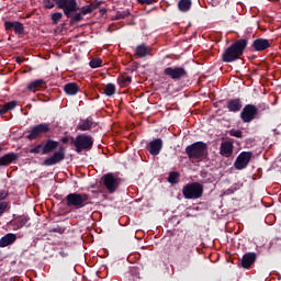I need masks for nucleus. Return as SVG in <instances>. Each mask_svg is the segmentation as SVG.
Returning <instances> with one entry per match:
<instances>
[{
	"instance_id": "obj_32",
	"label": "nucleus",
	"mask_w": 281,
	"mask_h": 281,
	"mask_svg": "<svg viewBox=\"0 0 281 281\" xmlns=\"http://www.w3.org/2000/svg\"><path fill=\"white\" fill-rule=\"evenodd\" d=\"M60 19H63V13L60 12L54 13L52 15V21L55 25L58 24V21H60Z\"/></svg>"
},
{
	"instance_id": "obj_44",
	"label": "nucleus",
	"mask_w": 281,
	"mask_h": 281,
	"mask_svg": "<svg viewBox=\"0 0 281 281\" xmlns=\"http://www.w3.org/2000/svg\"><path fill=\"white\" fill-rule=\"evenodd\" d=\"M61 142H63V144H67V142H69V139L68 138H63Z\"/></svg>"
},
{
	"instance_id": "obj_21",
	"label": "nucleus",
	"mask_w": 281,
	"mask_h": 281,
	"mask_svg": "<svg viewBox=\"0 0 281 281\" xmlns=\"http://www.w3.org/2000/svg\"><path fill=\"white\" fill-rule=\"evenodd\" d=\"M136 56L139 58H146V56H150V47L146 45H139L136 47Z\"/></svg>"
},
{
	"instance_id": "obj_30",
	"label": "nucleus",
	"mask_w": 281,
	"mask_h": 281,
	"mask_svg": "<svg viewBox=\"0 0 281 281\" xmlns=\"http://www.w3.org/2000/svg\"><path fill=\"white\" fill-rule=\"evenodd\" d=\"M101 65H102V59L100 58H94L90 60V67L92 69H98V67H101Z\"/></svg>"
},
{
	"instance_id": "obj_24",
	"label": "nucleus",
	"mask_w": 281,
	"mask_h": 281,
	"mask_svg": "<svg viewBox=\"0 0 281 281\" xmlns=\"http://www.w3.org/2000/svg\"><path fill=\"white\" fill-rule=\"evenodd\" d=\"M64 91L67 93V95H76V93L79 91V88L76 83H67L64 87Z\"/></svg>"
},
{
	"instance_id": "obj_28",
	"label": "nucleus",
	"mask_w": 281,
	"mask_h": 281,
	"mask_svg": "<svg viewBox=\"0 0 281 281\" xmlns=\"http://www.w3.org/2000/svg\"><path fill=\"white\" fill-rule=\"evenodd\" d=\"M104 94L108 97L115 95V85L108 83L104 89Z\"/></svg>"
},
{
	"instance_id": "obj_8",
	"label": "nucleus",
	"mask_w": 281,
	"mask_h": 281,
	"mask_svg": "<svg viewBox=\"0 0 281 281\" xmlns=\"http://www.w3.org/2000/svg\"><path fill=\"white\" fill-rule=\"evenodd\" d=\"M249 161H251V153L244 151L239 154V156L237 157L235 161V168L237 170H243L244 168H247V166L249 165Z\"/></svg>"
},
{
	"instance_id": "obj_27",
	"label": "nucleus",
	"mask_w": 281,
	"mask_h": 281,
	"mask_svg": "<svg viewBox=\"0 0 281 281\" xmlns=\"http://www.w3.org/2000/svg\"><path fill=\"white\" fill-rule=\"evenodd\" d=\"M16 106V103L14 101H11L3 106L0 108V115H4V113H8V111H12Z\"/></svg>"
},
{
	"instance_id": "obj_15",
	"label": "nucleus",
	"mask_w": 281,
	"mask_h": 281,
	"mask_svg": "<svg viewBox=\"0 0 281 281\" xmlns=\"http://www.w3.org/2000/svg\"><path fill=\"white\" fill-rule=\"evenodd\" d=\"M220 153L224 157H231L232 153H234V145L231 142L222 143Z\"/></svg>"
},
{
	"instance_id": "obj_33",
	"label": "nucleus",
	"mask_w": 281,
	"mask_h": 281,
	"mask_svg": "<svg viewBox=\"0 0 281 281\" xmlns=\"http://www.w3.org/2000/svg\"><path fill=\"white\" fill-rule=\"evenodd\" d=\"M13 30L15 34H23V24L15 22Z\"/></svg>"
},
{
	"instance_id": "obj_29",
	"label": "nucleus",
	"mask_w": 281,
	"mask_h": 281,
	"mask_svg": "<svg viewBox=\"0 0 281 281\" xmlns=\"http://www.w3.org/2000/svg\"><path fill=\"white\" fill-rule=\"evenodd\" d=\"M128 14H131V13L128 12V10H125V11H117L114 19H115L116 21H120V19H126V16H128Z\"/></svg>"
},
{
	"instance_id": "obj_26",
	"label": "nucleus",
	"mask_w": 281,
	"mask_h": 281,
	"mask_svg": "<svg viewBox=\"0 0 281 281\" xmlns=\"http://www.w3.org/2000/svg\"><path fill=\"white\" fill-rule=\"evenodd\" d=\"M91 126H93V122L88 119V120H85L81 123H79L77 128H79V131H89V128H91Z\"/></svg>"
},
{
	"instance_id": "obj_38",
	"label": "nucleus",
	"mask_w": 281,
	"mask_h": 281,
	"mask_svg": "<svg viewBox=\"0 0 281 281\" xmlns=\"http://www.w3.org/2000/svg\"><path fill=\"white\" fill-rule=\"evenodd\" d=\"M5 207H8V203L0 202V216H2L3 212H5Z\"/></svg>"
},
{
	"instance_id": "obj_18",
	"label": "nucleus",
	"mask_w": 281,
	"mask_h": 281,
	"mask_svg": "<svg viewBox=\"0 0 281 281\" xmlns=\"http://www.w3.org/2000/svg\"><path fill=\"white\" fill-rule=\"evenodd\" d=\"M43 155H49L53 150L58 148V142L55 140H47L45 145H43Z\"/></svg>"
},
{
	"instance_id": "obj_43",
	"label": "nucleus",
	"mask_w": 281,
	"mask_h": 281,
	"mask_svg": "<svg viewBox=\"0 0 281 281\" xmlns=\"http://www.w3.org/2000/svg\"><path fill=\"white\" fill-rule=\"evenodd\" d=\"M131 80H132L131 77H126V78L124 79V82H131Z\"/></svg>"
},
{
	"instance_id": "obj_11",
	"label": "nucleus",
	"mask_w": 281,
	"mask_h": 281,
	"mask_svg": "<svg viewBox=\"0 0 281 281\" xmlns=\"http://www.w3.org/2000/svg\"><path fill=\"white\" fill-rule=\"evenodd\" d=\"M165 75L172 78V80H179V78H183V76H186V69L181 67H169L165 69Z\"/></svg>"
},
{
	"instance_id": "obj_2",
	"label": "nucleus",
	"mask_w": 281,
	"mask_h": 281,
	"mask_svg": "<svg viewBox=\"0 0 281 281\" xmlns=\"http://www.w3.org/2000/svg\"><path fill=\"white\" fill-rule=\"evenodd\" d=\"M189 159H203L207 153V145L202 142L194 143L186 148Z\"/></svg>"
},
{
	"instance_id": "obj_4",
	"label": "nucleus",
	"mask_w": 281,
	"mask_h": 281,
	"mask_svg": "<svg viewBox=\"0 0 281 281\" xmlns=\"http://www.w3.org/2000/svg\"><path fill=\"white\" fill-rule=\"evenodd\" d=\"M89 196L85 193H70L66 196L68 207H76V210H80V207H85Z\"/></svg>"
},
{
	"instance_id": "obj_34",
	"label": "nucleus",
	"mask_w": 281,
	"mask_h": 281,
	"mask_svg": "<svg viewBox=\"0 0 281 281\" xmlns=\"http://www.w3.org/2000/svg\"><path fill=\"white\" fill-rule=\"evenodd\" d=\"M43 145H37L36 147L30 149V153L34 154V155H38L42 153L43 155Z\"/></svg>"
},
{
	"instance_id": "obj_12",
	"label": "nucleus",
	"mask_w": 281,
	"mask_h": 281,
	"mask_svg": "<svg viewBox=\"0 0 281 281\" xmlns=\"http://www.w3.org/2000/svg\"><path fill=\"white\" fill-rule=\"evenodd\" d=\"M256 113H258V110L254 105H246L244 110L241 111V120L244 122H251L254 117H256Z\"/></svg>"
},
{
	"instance_id": "obj_10",
	"label": "nucleus",
	"mask_w": 281,
	"mask_h": 281,
	"mask_svg": "<svg viewBox=\"0 0 281 281\" xmlns=\"http://www.w3.org/2000/svg\"><path fill=\"white\" fill-rule=\"evenodd\" d=\"M65 159V148L60 147L59 151H56L52 157L44 160V166H56Z\"/></svg>"
},
{
	"instance_id": "obj_22",
	"label": "nucleus",
	"mask_w": 281,
	"mask_h": 281,
	"mask_svg": "<svg viewBox=\"0 0 281 281\" xmlns=\"http://www.w3.org/2000/svg\"><path fill=\"white\" fill-rule=\"evenodd\" d=\"M98 8H100V3L92 2L81 8V14H83V16L87 14H91V12H93V10H98Z\"/></svg>"
},
{
	"instance_id": "obj_19",
	"label": "nucleus",
	"mask_w": 281,
	"mask_h": 281,
	"mask_svg": "<svg viewBox=\"0 0 281 281\" xmlns=\"http://www.w3.org/2000/svg\"><path fill=\"white\" fill-rule=\"evenodd\" d=\"M270 45L271 44L268 42V40L259 38L254 42V47L255 49H257V52H262L267 49V47H269Z\"/></svg>"
},
{
	"instance_id": "obj_3",
	"label": "nucleus",
	"mask_w": 281,
	"mask_h": 281,
	"mask_svg": "<svg viewBox=\"0 0 281 281\" xmlns=\"http://www.w3.org/2000/svg\"><path fill=\"white\" fill-rule=\"evenodd\" d=\"M184 199H201L203 196V184L193 182L182 189Z\"/></svg>"
},
{
	"instance_id": "obj_20",
	"label": "nucleus",
	"mask_w": 281,
	"mask_h": 281,
	"mask_svg": "<svg viewBox=\"0 0 281 281\" xmlns=\"http://www.w3.org/2000/svg\"><path fill=\"white\" fill-rule=\"evenodd\" d=\"M227 109L233 113H236V111L243 109V103L240 102V99H234L228 101Z\"/></svg>"
},
{
	"instance_id": "obj_6",
	"label": "nucleus",
	"mask_w": 281,
	"mask_h": 281,
	"mask_svg": "<svg viewBox=\"0 0 281 281\" xmlns=\"http://www.w3.org/2000/svg\"><path fill=\"white\" fill-rule=\"evenodd\" d=\"M57 3L58 8L64 10V13L69 19L71 16V12H76L78 10V3L76 0H53Z\"/></svg>"
},
{
	"instance_id": "obj_40",
	"label": "nucleus",
	"mask_w": 281,
	"mask_h": 281,
	"mask_svg": "<svg viewBox=\"0 0 281 281\" xmlns=\"http://www.w3.org/2000/svg\"><path fill=\"white\" fill-rule=\"evenodd\" d=\"M27 221H29L27 217H22V218H20V221H19V227H23L24 225H26V224H27Z\"/></svg>"
},
{
	"instance_id": "obj_23",
	"label": "nucleus",
	"mask_w": 281,
	"mask_h": 281,
	"mask_svg": "<svg viewBox=\"0 0 281 281\" xmlns=\"http://www.w3.org/2000/svg\"><path fill=\"white\" fill-rule=\"evenodd\" d=\"M192 8V0H180L178 2V9L180 12H188Z\"/></svg>"
},
{
	"instance_id": "obj_17",
	"label": "nucleus",
	"mask_w": 281,
	"mask_h": 281,
	"mask_svg": "<svg viewBox=\"0 0 281 281\" xmlns=\"http://www.w3.org/2000/svg\"><path fill=\"white\" fill-rule=\"evenodd\" d=\"M15 240L16 235L9 233L0 239V247H8V245H12V243H14Z\"/></svg>"
},
{
	"instance_id": "obj_39",
	"label": "nucleus",
	"mask_w": 281,
	"mask_h": 281,
	"mask_svg": "<svg viewBox=\"0 0 281 281\" xmlns=\"http://www.w3.org/2000/svg\"><path fill=\"white\" fill-rule=\"evenodd\" d=\"M15 22H5L4 27L5 30H14Z\"/></svg>"
},
{
	"instance_id": "obj_46",
	"label": "nucleus",
	"mask_w": 281,
	"mask_h": 281,
	"mask_svg": "<svg viewBox=\"0 0 281 281\" xmlns=\"http://www.w3.org/2000/svg\"><path fill=\"white\" fill-rule=\"evenodd\" d=\"M53 232H60V229H58V228H54V229H53Z\"/></svg>"
},
{
	"instance_id": "obj_1",
	"label": "nucleus",
	"mask_w": 281,
	"mask_h": 281,
	"mask_svg": "<svg viewBox=\"0 0 281 281\" xmlns=\"http://www.w3.org/2000/svg\"><path fill=\"white\" fill-rule=\"evenodd\" d=\"M247 47V40H238L232 46H229L223 54L224 63H234V60H238L245 48Z\"/></svg>"
},
{
	"instance_id": "obj_41",
	"label": "nucleus",
	"mask_w": 281,
	"mask_h": 281,
	"mask_svg": "<svg viewBox=\"0 0 281 281\" xmlns=\"http://www.w3.org/2000/svg\"><path fill=\"white\" fill-rule=\"evenodd\" d=\"M5 196H8V192L1 191L0 192V201H3V199H5Z\"/></svg>"
},
{
	"instance_id": "obj_35",
	"label": "nucleus",
	"mask_w": 281,
	"mask_h": 281,
	"mask_svg": "<svg viewBox=\"0 0 281 281\" xmlns=\"http://www.w3.org/2000/svg\"><path fill=\"white\" fill-rule=\"evenodd\" d=\"M229 135L232 137H243V132H240L239 130H231Z\"/></svg>"
},
{
	"instance_id": "obj_36",
	"label": "nucleus",
	"mask_w": 281,
	"mask_h": 281,
	"mask_svg": "<svg viewBox=\"0 0 281 281\" xmlns=\"http://www.w3.org/2000/svg\"><path fill=\"white\" fill-rule=\"evenodd\" d=\"M82 16H85V14H82V12L76 13V14L71 18V21H74L75 23H78V21H82Z\"/></svg>"
},
{
	"instance_id": "obj_25",
	"label": "nucleus",
	"mask_w": 281,
	"mask_h": 281,
	"mask_svg": "<svg viewBox=\"0 0 281 281\" xmlns=\"http://www.w3.org/2000/svg\"><path fill=\"white\" fill-rule=\"evenodd\" d=\"M43 85H45V80L37 79V80L29 83L27 89H29V91H33V93H34L36 90L41 89V87H43Z\"/></svg>"
},
{
	"instance_id": "obj_9",
	"label": "nucleus",
	"mask_w": 281,
	"mask_h": 281,
	"mask_svg": "<svg viewBox=\"0 0 281 281\" xmlns=\"http://www.w3.org/2000/svg\"><path fill=\"white\" fill-rule=\"evenodd\" d=\"M103 183L109 192H115L120 186V180L113 173H108L103 177Z\"/></svg>"
},
{
	"instance_id": "obj_16",
	"label": "nucleus",
	"mask_w": 281,
	"mask_h": 281,
	"mask_svg": "<svg viewBox=\"0 0 281 281\" xmlns=\"http://www.w3.org/2000/svg\"><path fill=\"white\" fill-rule=\"evenodd\" d=\"M252 262H256V254H246L243 257L241 266L244 269H249L251 267Z\"/></svg>"
},
{
	"instance_id": "obj_13",
	"label": "nucleus",
	"mask_w": 281,
	"mask_h": 281,
	"mask_svg": "<svg viewBox=\"0 0 281 281\" xmlns=\"http://www.w3.org/2000/svg\"><path fill=\"white\" fill-rule=\"evenodd\" d=\"M161 148H164V142L160 138L154 139L149 143L150 155H159V153H161Z\"/></svg>"
},
{
	"instance_id": "obj_45",
	"label": "nucleus",
	"mask_w": 281,
	"mask_h": 281,
	"mask_svg": "<svg viewBox=\"0 0 281 281\" xmlns=\"http://www.w3.org/2000/svg\"><path fill=\"white\" fill-rule=\"evenodd\" d=\"M18 63H23V59H21V58H18Z\"/></svg>"
},
{
	"instance_id": "obj_14",
	"label": "nucleus",
	"mask_w": 281,
	"mask_h": 281,
	"mask_svg": "<svg viewBox=\"0 0 281 281\" xmlns=\"http://www.w3.org/2000/svg\"><path fill=\"white\" fill-rule=\"evenodd\" d=\"M18 159H19V155L14 153H9L0 157V166H10V164L16 161Z\"/></svg>"
},
{
	"instance_id": "obj_5",
	"label": "nucleus",
	"mask_w": 281,
	"mask_h": 281,
	"mask_svg": "<svg viewBox=\"0 0 281 281\" xmlns=\"http://www.w3.org/2000/svg\"><path fill=\"white\" fill-rule=\"evenodd\" d=\"M75 146L77 153H82V150H90L93 146V138L89 135H79L75 140Z\"/></svg>"
},
{
	"instance_id": "obj_31",
	"label": "nucleus",
	"mask_w": 281,
	"mask_h": 281,
	"mask_svg": "<svg viewBox=\"0 0 281 281\" xmlns=\"http://www.w3.org/2000/svg\"><path fill=\"white\" fill-rule=\"evenodd\" d=\"M169 183H178L179 182V173L171 172L168 178Z\"/></svg>"
},
{
	"instance_id": "obj_47",
	"label": "nucleus",
	"mask_w": 281,
	"mask_h": 281,
	"mask_svg": "<svg viewBox=\"0 0 281 281\" xmlns=\"http://www.w3.org/2000/svg\"><path fill=\"white\" fill-rule=\"evenodd\" d=\"M0 153H1V147H0Z\"/></svg>"
},
{
	"instance_id": "obj_37",
	"label": "nucleus",
	"mask_w": 281,
	"mask_h": 281,
	"mask_svg": "<svg viewBox=\"0 0 281 281\" xmlns=\"http://www.w3.org/2000/svg\"><path fill=\"white\" fill-rule=\"evenodd\" d=\"M44 5H45V8H47L48 10H52V8H54V1H52V0H45V1H44Z\"/></svg>"
},
{
	"instance_id": "obj_7",
	"label": "nucleus",
	"mask_w": 281,
	"mask_h": 281,
	"mask_svg": "<svg viewBox=\"0 0 281 281\" xmlns=\"http://www.w3.org/2000/svg\"><path fill=\"white\" fill-rule=\"evenodd\" d=\"M48 131L49 124L47 123L36 125L31 130V133L27 135V139H36V137H41V135L48 133Z\"/></svg>"
},
{
	"instance_id": "obj_42",
	"label": "nucleus",
	"mask_w": 281,
	"mask_h": 281,
	"mask_svg": "<svg viewBox=\"0 0 281 281\" xmlns=\"http://www.w3.org/2000/svg\"><path fill=\"white\" fill-rule=\"evenodd\" d=\"M139 3H145V5H150L153 3V0H138Z\"/></svg>"
}]
</instances>
